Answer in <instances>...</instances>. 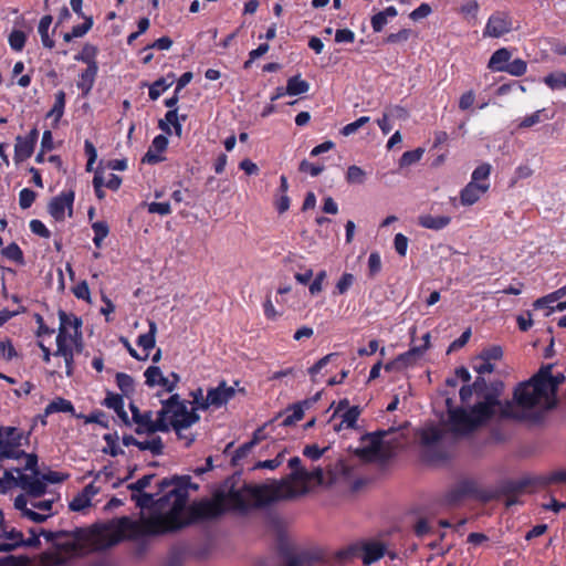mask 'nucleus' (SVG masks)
I'll use <instances>...</instances> for the list:
<instances>
[{"instance_id": "393cba45", "label": "nucleus", "mask_w": 566, "mask_h": 566, "mask_svg": "<svg viewBox=\"0 0 566 566\" xmlns=\"http://www.w3.org/2000/svg\"><path fill=\"white\" fill-rule=\"evenodd\" d=\"M60 326L59 332L63 331L64 337H70L73 334L70 329H73V333L80 332L82 327V319L73 314H67L66 312L60 310L59 311Z\"/></svg>"}, {"instance_id": "4be33fe9", "label": "nucleus", "mask_w": 566, "mask_h": 566, "mask_svg": "<svg viewBox=\"0 0 566 566\" xmlns=\"http://www.w3.org/2000/svg\"><path fill=\"white\" fill-rule=\"evenodd\" d=\"M97 492L98 489L93 483L85 485L84 489L69 503V509L72 512H81L84 509L90 507L92 505V499L97 494Z\"/></svg>"}, {"instance_id": "a19ab883", "label": "nucleus", "mask_w": 566, "mask_h": 566, "mask_svg": "<svg viewBox=\"0 0 566 566\" xmlns=\"http://www.w3.org/2000/svg\"><path fill=\"white\" fill-rule=\"evenodd\" d=\"M116 385L122 391V396L127 398L135 391V380L126 373H117L115 376Z\"/></svg>"}, {"instance_id": "37998d69", "label": "nucleus", "mask_w": 566, "mask_h": 566, "mask_svg": "<svg viewBox=\"0 0 566 566\" xmlns=\"http://www.w3.org/2000/svg\"><path fill=\"white\" fill-rule=\"evenodd\" d=\"M339 356L338 353H329L327 354L326 356L322 357L321 359H318L313 366H311L308 369H307V373L311 377V380L313 382H316L317 379H316V376L321 373V370L327 366V364H329L331 361H333L335 358H337Z\"/></svg>"}, {"instance_id": "ea45409f", "label": "nucleus", "mask_w": 566, "mask_h": 566, "mask_svg": "<svg viewBox=\"0 0 566 566\" xmlns=\"http://www.w3.org/2000/svg\"><path fill=\"white\" fill-rule=\"evenodd\" d=\"M551 117L552 116L547 115L546 109L542 108V109H538V111L534 112L531 115H527V116L523 117L518 122L517 128L518 129L530 128V127H533V126L539 124L543 120L551 119Z\"/></svg>"}, {"instance_id": "2eb2a0df", "label": "nucleus", "mask_w": 566, "mask_h": 566, "mask_svg": "<svg viewBox=\"0 0 566 566\" xmlns=\"http://www.w3.org/2000/svg\"><path fill=\"white\" fill-rule=\"evenodd\" d=\"M15 471L19 473L17 486L21 488L27 495L40 497L46 493V485L41 475L21 473L20 469Z\"/></svg>"}, {"instance_id": "4468645a", "label": "nucleus", "mask_w": 566, "mask_h": 566, "mask_svg": "<svg viewBox=\"0 0 566 566\" xmlns=\"http://www.w3.org/2000/svg\"><path fill=\"white\" fill-rule=\"evenodd\" d=\"M75 199L74 190H63L60 195L53 197L49 205L48 211L55 221H64L65 211L69 210V216L73 213V203Z\"/></svg>"}, {"instance_id": "39448f33", "label": "nucleus", "mask_w": 566, "mask_h": 566, "mask_svg": "<svg viewBox=\"0 0 566 566\" xmlns=\"http://www.w3.org/2000/svg\"><path fill=\"white\" fill-rule=\"evenodd\" d=\"M448 419L446 426L454 434H469L486 424L496 416V395H488L476 401L469 410L454 407L453 399H446Z\"/></svg>"}, {"instance_id": "8fccbe9b", "label": "nucleus", "mask_w": 566, "mask_h": 566, "mask_svg": "<svg viewBox=\"0 0 566 566\" xmlns=\"http://www.w3.org/2000/svg\"><path fill=\"white\" fill-rule=\"evenodd\" d=\"M345 179L350 185H363L366 180V172L359 166L352 165L347 168Z\"/></svg>"}, {"instance_id": "338daca9", "label": "nucleus", "mask_w": 566, "mask_h": 566, "mask_svg": "<svg viewBox=\"0 0 566 566\" xmlns=\"http://www.w3.org/2000/svg\"><path fill=\"white\" fill-rule=\"evenodd\" d=\"M327 277V273L325 270H321L316 273L314 280L308 285V292L311 295H317L323 290V282Z\"/></svg>"}, {"instance_id": "a18cd8bd", "label": "nucleus", "mask_w": 566, "mask_h": 566, "mask_svg": "<svg viewBox=\"0 0 566 566\" xmlns=\"http://www.w3.org/2000/svg\"><path fill=\"white\" fill-rule=\"evenodd\" d=\"M259 442V438L256 436V432L253 436V439L241 444L234 452L231 461L233 465H237L239 461L243 460L249 455L253 447Z\"/></svg>"}, {"instance_id": "f03ea898", "label": "nucleus", "mask_w": 566, "mask_h": 566, "mask_svg": "<svg viewBox=\"0 0 566 566\" xmlns=\"http://www.w3.org/2000/svg\"><path fill=\"white\" fill-rule=\"evenodd\" d=\"M289 480L273 481L271 483H243L235 488L233 484L227 490L228 503L231 512L247 514L252 509H261L280 500H289L303 494Z\"/></svg>"}, {"instance_id": "412c9836", "label": "nucleus", "mask_w": 566, "mask_h": 566, "mask_svg": "<svg viewBox=\"0 0 566 566\" xmlns=\"http://www.w3.org/2000/svg\"><path fill=\"white\" fill-rule=\"evenodd\" d=\"M168 147V138L167 136L160 134L157 135L151 145L149 146L147 153L144 155V163H148L151 165L161 163L166 159L163 155Z\"/></svg>"}, {"instance_id": "bf43d9fd", "label": "nucleus", "mask_w": 566, "mask_h": 566, "mask_svg": "<svg viewBox=\"0 0 566 566\" xmlns=\"http://www.w3.org/2000/svg\"><path fill=\"white\" fill-rule=\"evenodd\" d=\"M104 440L106 442V447L103 449L104 453H107L112 457H116L122 453V449L118 446V437L114 433L104 434Z\"/></svg>"}, {"instance_id": "7c9ffc66", "label": "nucleus", "mask_w": 566, "mask_h": 566, "mask_svg": "<svg viewBox=\"0 0 566 566\" xmlns=\"http://www.w3.org/2000/svg\"><path fill=\"white\" fill-rule=\"evenodd\" d=\"M397 15L398 11L394 6H389L385 10L377 12L370 20L373 31L376 33L381 32L388 23V18H395Z\"/></svg>"}, {"instance_id": "4c0bfd02", "label": "nucleus", "mask_w": 566, "mask_h": 566, "mask_svg": "<svg viewBox=\"0 0 566 566\" xmlns=\"http://www.w3.org/2000/svg\"><path fill=\"white\" fill-rule=\"evenodd\" d=\"M308 409L306 405H304V400L292 403L287 407L286 411H291L283 420V426L289 427L297 421L302 420L304 417L305 410Z\"/></svg>"}, {"instance_id": "58836bf2", "label": "nucleus", "mask_w": 566, "mask_h": 566, "mask_svg": "<svg viewBox=\"0 0 566 566\" xmlns=\"http://www.w3.org/2000/svg\"><path fill=\"white\" fill-rule=\"evenodd\" d=\"M65 108V92L64 91H57L54 95V104L50 112L48 113V117H54V127L57 125L60 119L62 118L64 114Z\"/></svg>"}, {"instance_id": "a878e982", "label": "nucleus", "mask_w": 566, "mask_h": 566, "mask_svg": "<svg viewBox=\"0 0 566 566\" xmlns=\"http://www.w3.org/2000/svg\"><path fill=\"white\" fill-rule=\"evenodd\" d=\"M450 222L451 217L449 216L422 214L418 217V224L420 227L434 231L444 229L450 224Z\"/></svg>"}, {"instance_id": "680f3d73", "label": "nucleus", "mask_w": 566, "mask_h": 566, "mask_svg": "<svg viewBox=\"0 0 566 566\" xmlns=\"http://www.w3.org/2000/svg\"><path fill=\"white\" fill-rule=\"evenodd\" d=\"M381 258L378 252H371L368 258V276L374 279L381 271Z\"/></svg>"}, {"instance_id": "a211bd4d", "label": "nucleus", "mask_w": 566, "mask_h": 566, "mask_svg": "<svg viewBox=\"0 0 566 566\" xmlns=\"http://www.w3.org/2000/svg\"><path fill=\"white\" fill-rule=\"evenodd\" d=\"M489 182H474L470 181L460 191V203L464 207L476 203L481 197L489 190Z\"/></svg>"}, {"instance_id": "49530a36", "label": "nucleus", "mask_w": 566, "mask_h": 566, "mask_svg": "<svg viewBox=\"0 0 566 566\" xmlns=\"http://www.w3.org/2000/svg\"><path fill=\"white\" fill-rule=\"evenodd\" d=\"M27 42V34L22 30L13 29L8 36V43L12 51L21 52Z\"/></svg>"}, {"instance_id": "79ce46f5", "label": "nucleus", "mask_w": 566, "mask_h": 566, "mask_svg": "<svg viewBox=\"0 0 566 566\" xmlns=\"http://www.w3.org/2000/svg\"><path fill=\"white\" fill-rule=\"evenodd\" d=\"M1 254L18 265H24L25 263L23 251L15 242H11L6 248H3L1 250Z\"/></svg>"}, {"instance_id": "6e6d98bb", "label": "nucleus", "mask_w": 566, "mask_h": 566, "mask_svg": "<svg viewBox=\"0 0 566 566\" xmlns=\"http://www.w3.org/2000/svg\"><path fill=\"white\" fill-rule=\"evenodd\" d=\"M423 153H424V150L420 147L412 149V150L405 151L399 159V166L408 167V166H411V165L420 161V159L423 156Z\"/></svg>"}, {"instance_id": "423d86ee", "label": "nucleus", "mask_w": 566, "mask_h": 566, "mask_svg": "<svg viewBox=\"0 0 566 566\" xmlns=\"http://www.w3.org/2000/svg\"><path fill=\"white\" fill-rule=\"evenodd\" d=\"M556 394V384L552 382V367L544 366L530 380L518 384L514 390V401L522 409H532L548 394Z\"/></svg>"}, {"instance_id": "5fc2aeb1", "label": "nucleus", "mask_w": 566, "mask_h": 566, "mask_svg": "<svg viewBox=\"0 0 566 566\" xmlns=\"http://www.w3.org/2000/svg\"><path fill=\"white\" fill-rule=\"evenodd\" d=\"M443 438V432L437 427H430L422 431L421 433V442L424 446H432L438 443Z\"/></svg>"}, {"instance_id": "5701e85b", "label": "nucleus", "mask_w": 566, "mask_h": 566, "mask_svg": "<svg viewBox=\"0 0 566 566\" xmlns=\"http://www.w3.org/2000/svg\"><path fill=\"white\" fill-rule=\"evenodd\" d=\"M430 346V333H426L422 337V344L411 346L406 353L400 354L396 361L402 366L411 365L417 358L421 357Z\"/></svg>"}, {"instance_id": "4d7b16f0", "label": "nucleus", "mask_w": 566, "mask_h": 566, "mask_svg": "<svg viewBox=\"0 0 566 566\" xmlns=\"http://www.w3.org/2000/svg\"><path fill=\"white\" fill-rule=\"evenodd\" d=\"M355 282V276L352 273H343L340 279L337 281L335 285V290L333 292L334 295H343L348 292V290L353 286Z\"/></svg>"}, {"instance_id": "052dcab7", "label": "nucleus", "mask_w": 566, "mask_h": 566, "mask_svg": "<svg viewBox=\"0 0 566 566\" xmlns=\"http://www.w3.org/2000/svg\"><path fill=\"white\" fill-rule=\"evenodd\" d=\"M40 475L42 476L45 485H48V483H51V484L62 483V482L69 480V478H70L69 473L52 471V470H50L45 473L40 472Z\"/></svg>"}, {"instance_id": "2f4dec72", "label": "nucleus", "mask_w": 566, "mask_h": 566, "mask_svg": "<svg viewBox=\"0 0 566 566\" xmlns=\"http://www.w3.org/2000/svg\"><path fill=\"white\" fill-rule=\"evenodd\" d=\"M98 54L97 46L85 43L80 53L74 56L77 62L85 63L87 66H98L96 57Z\"/></svg>"}, {"instance_id": "1a4fd4ad", "label": "nucleus", "mask_w": 566, "mask_h": 566, "mask_svg": "<svg viewBox=\"0 0 566 566\" xmlns=\"http://www.w3.org/2000/svg\"><path fill=\"white\" fill-rule=\"evenodd\" d=\"M554 483H566V470L554 471L546 475H539L533 479H521L517 481H510L504 485V493L518 494L525 491L530 485L547 486Z\"/></svg>"}, {"instance_id": "9d476101", "label": "nucleus", "mask_w": 566, "mask_h": 566, "mask_svg": "<svg viewBox=\"0 0 566 566\" xmlns=\"http://www.w3.org/2000/svg\"><path fill=\"white\" fill-rule=\"evenodd\" d=\"M472 497L484 500L482 491L478 488L475 481L470 479H464L458 482L453 488H451L444 495V503L450 506L459 505L463 500Z\"/></svg>"}, {"instance_id": "f3484780", "label": "nucleus", "mask_w": 566, "mask_h": 566, "mask_svg": "<svg viewBox=\"0 0 566 566\" xmlns=\"http://www.w3.org/2000/svg\"><path fill=\"white\" fill-rule=\"evenodd\" d=\"M360 551L363 564L365 566H370L385 556L387 547L380 542L361 541Z\"/></svg>"}, {"instance_id": "7ed1b4c3", "label": "nucleus", "mask_w": 566, "mask_h": 566, "mask_svg": "<svg viewBox=\"0 0 566 566\" xmlns=\"http://www.w3.org/2000/svg\"><path fill=\"white\" fill-rule=\"evenodd\" d=\"M161 409L157 413L156 420L151 419V412H144V431L150 433L156 431L169 432L174 429L178 439L184 441L185 447L189 448L195 441L192 433L184 431L200 420V416L195 409H188L189 401L181 399L178 394H169L168 398L160 397Z\"/></svg>"}, {"instance_id": "bb28decb", "label": "nucleus", "mask_w": 566, "mask_h": 566, "mask_svg": "<svg viewBox=\"0 0 566 566\" xmlns=\"http://www.w3.org/2000/svg\"><path fill=\"white\" fill-rule=\"evenodd\" d=\"M511 57V51L506 48H501L491 55L488 62V69L492 72H503Z\"/></svg>"}, {"instance_id": "6ab92c4d", "label": "nucleus", "mask_w": 566, "mask_h": 566, "mask_svg": "<svg viewBox=\"0 0 566 566\" xmlns=\"http://www.w3.org/2000/svg\"><path fill=\"white\" fill-rule=\"evenodd\" d=\"M158 492L154 494V499L156 496H163L166 492H168L171 489H179L184 488L186 490V493H189V489H192L197 491L199 489V485L191 482V478L189 475H182V476H174L172 479H163L158 483Z\"/></svg>"}, {"instance_id": "3c124183", "label": "nucleus", "mask_w": 566, "mask_h": 566, "mask_svg": "<svg viewBox=\"0 0 566 566\" xmlns=\"http://www.w3.org/2000/svg\"><path fill=\"white\" fill-rule=\"evenodd\" d=\"M336 556L340 560H352L357 557L361 558L360 542L353 543L339 549Z\"/></svg>"}, {"instance_id": "864d4df0", "label": "nucleus", "mask_w": 566, "mask_h": 566, "mask_svg": "<svg viewBox=\"0 0 566 566\" xmlns=\"http://www.w3.org/2000/svg\"><path fill=\"white\" fill-rule=\"evenodd\" d=\"M144 433L147 434L144 439V451L149 450L153 454H160L164 448L161 439L159 437H155V432L150 433L148 431H144Z\"/></svg>"}, {"instance_id": "c03bdc74", "label": "nucleus", "mask_w": 566, "mask_h": 566, "mask_svg": "<svg viewBox=\"0 0 566 566\" xmlns=\"http://www.w3.org/2000/svg\"><path fill=\"white\" fill-rule=\"evenodd\" d=\"M92 229L94 232V238H93L94 245L97 249H101L104 239L109 233V227L106 221H96L92 224Z\"/></svg>"}, {"instance_id": "f257e3e1", "label": "nucleus", "mask_w": 566, "mask_h": 566, "mask_svg": "<svg viewBox=\"0 0 566 566\" xmlns=\"http://www.w3.org/2000/svg\"><path fill=\"white\" fill-rule=\"evenodd\" d=\"M154 474L144 473V490L150 486ZM189 493L185 486L171 489L154 499V493L144 491V510L151 509L154 515L144 517V537L149 534H165L179 531L201 521L217 518L231 511L227 490L218 491L211 500L202 499L187 506Z\"/></svg>"}, {"instance_id": "e433bc0d", "label": "nucleus", "mask_w": 566, "mask_h": 566, "mask_svg": "<svg viewBox=\"0 0 566 566\" xmlns=\"http://www.w3.org/2000/svg\"><path fill=\"white\" fill-rule=\"evenodd\" d=\"M52 15L46 14L43 15L39 22L38 32L41 36V42L44 48L52 50L55 46L54 40H52L49 35V29L52 23Z\"/></svg>"}, {"instance_id": "c756f323", "label": "nucleus", "mask_w": 566, "mask_h": 566, "mask_svg": "<svg viewBox=\"0 0 566 566\" xmlns=\"http://www.w3.org/2000/svg\"><path fill=\"white\" fill-rule=\"evenodd\" d=\"M103 405L109 409H113L122 421L125 423L128 422V415L125 411L124 399L122 395L108 391Z\"/></svg>"}, {"instance_id": "dca6fc26", "label": "nucleus", "mask_w": 566, "mask_h": 566, "mask_svg": "<svg viewBox=\"0 0 566 566\" xmlns=\"http://www.w3.org/2000/svg\"><path fill=\"white\" fill-rule=\"evenodd\" d=\"M0 538L8 541L0 543V552H11L22 546L23 543V534L21 531L8 528L2 510H0Z\"/></svg>"}, {"instance_id": "0eeeda50", "label": "nucleus", "mask_w": 566, "mask_h": 566, "mask_svg": "<svg viewBox=\"0 0 566 566\" xmlns=\"http://www.w3.org/2000/svg\"><path fill=\"white\" fill-rule=\"evenodd\" d=\"M474 388V394L479 398V400H484V397L488 395H496V415L503 419H522L523 416L514 411V406L512 401L506 400L505 402L501 401V396L504 390V384L501 380H495L490 384L486 382L483 376H478L472 384Z\"/></svg>"}, {"instance_id": "e2e57ef3", "label": "nucleus", "mask_w": 566, "mask_h": 566, "mask_svg": "<svg viewBox=\"0 0 566 566\" xmlns=\"http://www.w3.org/2000/svg\"><path fill=\"white\" fill-rule=\"evenodd\" d=\"M36 193L30 188H23L19 193V205L21 209L30 208L35 201Z\"/></svg>"}, {"instance_id": "20e7f679", "label": "nucleus", "mask_w": 566, "mask_h": 566, "mask_svg": "<svg viewBox=\"0 0 566 566\" xmlns=\"http://www.w3.org/2000/svg\"><path fill=\"white\" fill-rule=\"evenodd\" d=\"M129 489L132 490V500L140 510L139 517L132 520L129 516H122L106 523L95 524L92 527V537L98 549L111 548L124 541L142 538V479L132 483Z\"/></svg>"}, {"instance_id": "774afa93", "label": "nucleus", "mask_w": 566, "mask_h": 566, "mask_svg": "<svg viewBox=\"0 0 566 566\" xmlns=\"http://www.w3.org/2000/svg\"><path fill=\"white\" fill-rule=\"evenodd\" d=\"M29 559L24 556L15 557L13 555H8L0 557V566H27Z\"/></svg>"}, {"instance_id": "13d9d810", "label": "nucleus", "mask_w": 566, "mask_h": 566, "mask_svg": "<svg viewBox=\"0 0 566 566\" xmlns=\"http://www.w3.org/2000/svg\"><path fill=\"white\" fill-rule=\"evenodd\" d=\"M526 71L527 63L523 59L517 57L513 61L510 60L503 72L513 76H522L526 73Z\"/></svg>"}, {"instance_id": "09e8293b", "label": "nucleus", "mask_w": 566, "mask_h": 566, "mask_svg": "<svg viewBox=\"0 0 566 566\" xmlns=\"http://www.w3.org/2000/svg\"><path fill=\"white\" fill-rule=\"evenodd\" d=\"M543 81L552 90L566 88V73L565 72L549 73L544 77Z\"/></svg>"}, {"instance_id": "aec40b11", "label": "nucleus", "mask_w": 566, "mask_h": 566, "mask_svg": "<svg viewBox=\"0 0 566 566\" xmlns=\"http://www.w3.org/2000/svg\"><path fill=\"white\" fill-rule=\"evenodd\" d=\"M187 119V115L178 114V108L168 109L165 114V118L160 119L158 123V127L166 134L171 135V127L175 130V134L178 137L182 135V122Z\"/></svg>"}, {"instance_id": "603ef678", "label": "nucleus", "mask_w": 566, "mask_h": 566, "mask_svg": "<svg viewBox=\"0 0 566 566\" xmlns=\"http://www.w3.org/2000/svg\"><path fill=\"white\" fill-rule=\"evenodd\" d=\"M148 332L144 334V352H146V354L144 355V361H146L148 358V350L153 349L156 344V323L154 321H148Z\"/></svg>"}, {"instance_id": "c85d7f7f", "label": "nucleus", "mask_w": 566, "mask_h": 566, "mask_svg": "<svg viewBox=\"0 0 566 566\" xmlns=\"http://www.w3.org/2000/svg\"><path fill=\"white\" fill-rule=\"evenodd\" d=\"M35 145L32 143L25 140L23 136L18 135L15 137V145H14V156L13 160L18 165L25 159L30 158L32 154L34 153Z\"/></svg>"}, {"instance_id": "de8ad7c7", "label": "nucleus", "mask_w": 566, "mask_h": 566, "mask_svg": "<svg viewBox=\"0 0 566 566\" xmlns=\"http://www.w3.org/2000/svg\"><path fill=\"white\" fill-rule=\"evenodd\" d=\"M73 353L74 349L69 337H64L63 331L57 332L56 336V350L53 353L54 356L64 357Z\"/></svg>"}, {"instance_id": "c9c22d12", "label": "nucleus", "mask_w": 566, "mask_h": 566, "mask_svg": "<svg viewBox=\"0 0 566 566\" xmlns=\"http://www.w3.org/2000/svg\"><path fill=\"white\" fill-rule=\"evenodd\" d=\"M175 82V75L160 77L149 86V98L156 101L165 91H167Z\"/></svg>"}, {"instance_id": "f8f14e48", "label": "nucleus", "mask_w": 566, "mask_h": 566, "mask_svg": "<svg viewBox=\"0 0 566 566\" xmlns=\"http://www.w3.org/2000/svg\"><path fill=\"white\" fill-rule=\"evenodd\" d=\"M513 30V18L506 11L493 12L483 29L484 38L499 39Z\"/></svg>"}, {"instance_id": "69168bd1", "label": "nucleus", "mask_w": 566, "mask_h": 566, "mask_svg": "<svg viewBox=\"0 0 566 566\" xmlns=\"http://www.w3.org/2000/svg\"><path fill=\"white\" fill-rule=\"evenodd\" d=\"M369 120H370V118L368 116H361V117L357 118L356 120H354L353 123H349V124L345 125L340 129V134L344 135V136L353 135L360 127H363L365 124H367Z\"/></svg>"}, {"instance_id": "9b49d317", "label": "nucleus", "mask_w": 566, "mask_h": 566, "mask_svg": "<svg viewBox=\"0 0 566 566\" xmlns=\"http://www.w3.org/2000/svg\"><path fill=\"white\" fill-rule=\"evenodd\" d=\"M237 390L233 386H228L226 380H221L217 387L207 390L205 401L200 402V410H207L210 407L219 409L232 400Z\"/></svg>"}, {"instance_id": "72a5a7b5", "label": "nucleus", "mask_w": 566, "mask_h": 566, "mask_svg": "<svg viewBox=\"0 0 566 566\" xmlns=\"http://www.w3.org/2000/svg\"><path fill=\"white\" fill-rule=\"evenodd\" d=\"M310 90V83L301 78V75H294L287 80L285 92L290 96H296L307 93Z\"/></svg>"}, {"instance_id": "6e6552de", "label": "nucleus", "mask_w": 566, "mask_h": 566, "mask_svg": "<svg viewBox=\"0 0 566 566\" xmlns=\"http://www.w3.org/2000/svg\"><path fill=\"white\" fill-rule=\"evenodd\" d=\"M31 432H23L15 427H0V460H19L25 455V451L18 448L29 443Z\"/></svg>"}, {"instance_id": "cd10ccee", "label": "nucleus", "mask_w": 566, "mask_h": 566, "mask_svg": "<svg viewBox=\"0 0 566 566\" xmlns=\"http://www.w3.org/2000/svg\"><path fill=\"white\" fill-rule=\"evenodd\" d=\"M361 413L359 406H353L340 413L338 417L342 418L340 422L334 424V431L339 432L343 428L355 429L357 420Z\"/></svg>"}, {"instance_id": "b1692460", "label": "nucleus", "mask_w": 566, "mask_h": 566, "mask_svg": "<svg viewBox=\"0 0 566 566\" xmlns=\"http://www.w3.org/2000/svg\"><path fill=\"white\" fill-rule=\"evenodd\" d=\"M98 73V66H86V69L78 75L76 82L77 88L82 92V95L87 96L95 83Z\"/></svg>"}, {"instance_id": "473e14b6", "label": "nucleus", "mask_w": 566, "mask_h": 566, "mask_svg": "<svg viewBox=\"0 0 566 566\" xmlns=\"http://www.w3.org/2000/svg\"><path fill=\"white\" fill-rule=\"evenodd\" d=\"M289 467L292 470V472L284 480L291 481L292 484L295 481H300L303 483L306 482L308 471L303 468L302 461L298 457L291 458L289 460Z\"/></svg>"}, {"instance_id": "0e129e2a", "label": "nucleus", "mask_w": 566, "mask_h": 566, "mask_svg": "<svg viewBox=\"0 0 566 566\" xmlns=\"http://www.w3.org/2000/svg\"><path fill=\"white\" fill-rule=\"evenodd\" d=\"M491 174V165L488 163H484L480 166H478L471 176V181L474 182H482L486 181L489 179V176Z\"/></svg>"}, {"instance_id": "f704fd0d", "label": "nucleus", "mask_w": 566, "mask_h": 566, "mask_svg": "<svg viewBox=\"0 0 566 566\" xmlns=\"http://www.w3.org/2000/svg\"><path fill=\"white\" fill-rule=\"evenodd\" d=\"M75 409L73 403L62 397L53 399L44 409V417H48L55 412H70L74 413Z\"/></svg>"}, {"instance_id": "ddd939ff", "label": "nucleus", "mask_w": 566, "mask_h": 566, "mask_svg": "<svg viewBox=\"0 0 566 566\" xmlns=\"http://www.w3.org/2000/svg\"><path fill=\"white\" fill-rule=\"evenodd\" d=\"M145 384L149 387L154 386H160L161 390L156 394L159 398L163 396V394H171L179 382V375L177 373H171L170 377L171 380L168 377H165L157 366H149L144 371Z\"/></svg>"}]
</instances>
